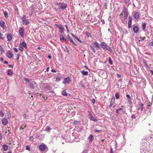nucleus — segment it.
Returning a JSON list of instances; mask_svg holds the SVG:
<instances>
[{
	"label": "nucleus",
	"mask_w": 153,
	"mask_h": 153,
	"mask_svg": "<svg viewBox=\"0 0 153 153\" xmlns=\"http://www.w3.org/2000/svg\"><path fill=\"white\" fill-rule=\"evenodd\" d=\"M128 11L127 9H126L125 7H124L122 13L120 14V16L123 15V14H124V16L122 18L121 17V19L122 22L124 24H126L127 22V18L128 16Z\"/></svg>",
	"instance_id": "f257e3e1"
},
{
	"label": "nucleus",
	"mask_w": 153,
	"mask_h": 153,
	"mask_svg": "<svg viewBox=\"0 0 153 153\" xmlns=\"http://www.w3.org/2000/svg\"><path fill=\"white\" fill-rule=\"evenodd\" d=\"M100 45L103 49L108 50L110 53H112V51L110 47L105 42H101Z\"/></svg>",
	"instance_id": "f03ea898"
},
{
	"label": "nucleus",
	"mask_w": 153,
	"mask_h": 153,
	"mask_svg": "<svg viewBox=\"0 0 153 153\" xmlns=\"http://www.w3.org/2000/svg\"><path fill=\"white\" fill-rule=\"evenodd\" d=\"M39 147L40 150L41 151L47 152L48 150V147L44 143H42V144L40 145Z\"/></svg>",
	"instance_id": "7ed1b4c3"
},
{
	"label": "nucleus",
	"mask_w": 153,
	"mask_h": 153,
	"mask_svg": "<svg viewBox=\"0 0 153 153\" xmlns=\"http://www.w3.org/2000/svg\"><path fill=\"white\" fill-rule=\"evenodd\" d=\"M57 4L59 5V7L62 9H65L67 7V4L64 3H59Z\"/></svg>",
	"instance_id": "20e7f679"
},
{
	"label": "nucleus",
	"mask_w": 153,
	"mask_h": 153,
	"mask_svg": "<svg viewBox=\"0 0 153 153\" xmlns=\"http://www.w3.org/2000/svg\"><path fill=\"white\" fill-rule=\"evenodd\" d=\"M28 85L31 89H34L35 87L36 86V83L35 82H29Z\"/></svg>",
	"instance_id": "39448f33"
},
{
	"label": "nucleus",
	"mask_w": 153,
	"mask_h": 153,
	"mask_svg": "<svg viewBox=\"0 0 153 153\" xmlns=\"http://www.w3.org/2000/svg\"><path fill=\"white\" fill-rule=\"evenodd\" d=\"M145 144L143 145L141 147V148L140 149V152L141 153H146V152L147 149H146V148L145 146Z\"/></svg>",
	"instance_id": "423d86ee"
},
{
	"label": "nucleus",
	"mask_w": 153,
	"mask_h": 153,
	"mask_svg": "<svg viewBox=\"0 0 153 153\" xmlns=\"http://www.w3.org/2000/svg\"><path fill=\"white\" fill-rule=\"evenodd\" d=\"M0 26L3 29L6 28L5 23L3 20L0 21Z\"/></svg>",
	"instance_id": "0eeeda50"
},
{
	"label": "nucleus",
	"mask_w": 153,
	"mask_h": 153,
	"mask_svg": "<svg viewBox=\"0 0 153 153\" xmlns=\"http://www.w3.org/2000/svg\"><path fill=\"white\" fill-rule=\"evenodd\" d=\"M6 55L9 59H11L13 57V54L12 53L9 51H8Z\"/></svg>",
	"instance_id": "6e6552de"
},
{
	"label": "nucleus",
	"mask_w": 153,
	"mask_h": 153,
	"mask_svg": "<svg viewBox=\"0 0 153 153\" xmlns=\"http://www.w3.org/2000/svg\"><path fill=\"white\" fill-rule=\"evenodd\" d=\"M19 33L21 36L23 37L24 35V30L23 28H20L19 29Z\"/></svg>",
	"instance_id": "1a4fd4ad"
},
{
	"label": "nucleus",
	"mask_w": 153,
	"mask_h": 153,
	"mask_svg": "<svg viewBox=\"0 0 153 153\" xmlns=\"http://www.w3.org/2000/svg\"><path fill=\"white\" fill-rule=\"evenodd\" d=\"M132 19V17L131 16H129L128 17V27L129 28H130L131 27Z\"/></svg>",
	"instance_id": "9d476101"
},
{
	"label": "nucleus",
	"mask_w": 153,
	"mask_h": 153,
	"mask_svg": "<svg viewBox=\"0 0 153 153\" xmlns=\"http://www.w3.org/2000/svg\"><path fill=\"white\" fill-rule=\"evenodd\" d=\"M43 87L46 90H51V87L49 85H48V84H44Z\"/></svg>",
	"instance_id": "9b49d317"
},
{
	"label": "nucleus",
	"mask_w": 153,
	"mask_h": 153,
	"mask_svg": "<svg viewBox=\"0 0 153 153\" xmlns=\"http://www.w3.org/2000/svg\"><path fill=\"white\" fill-rule=\"evenodd\" d=\"M139 13L137 12H135L133 15L134 19L136 20H138L139 17Z\"/></svg>",
	"instance_id": "f8f14e48"
},
{
	"label": "nucleus",
	"mask_w": 153,
	"mask_h": 153,
	"mask_svg": "<svg viewBox=\"0 0 153 153\" xmlns=\"http://www.w3.org/2000/svg\"><path fill=\"white\" fill-rule=\"evenodd\" d=\"M67 38L72 43L74 46H76V43L73 41L72 39L70 37L69 35H68L67 36Z\"/></svg>",
	"instance_id": "ddd939ff"
},
{
	"label": "nucleus",
	"mask_w": 153,
	"mask_h": 153,
	"mask_svg": "<svg viewBox=\"0 0 153 153\" xmlns=\"http://www.w3.org/2000/svg\"><path fill=\"white\" fill-rule=\"evenodd\" d=\"M55 25L56 27L58 28L61 30L62 32H63L64 30L63 27L61 26V25L57 24H55Z\"/></svg>",
	"instance_id": "4468645a"
},
{
	"label": "nucleus",
	"mask_w": 153,
	"mask_h": 153,
	"mask_svg": "<svg viewBox=\"0 0 153 153\" xmlns=\"http://www.w3.org/2000/svg\"><path fill=\"white\" fill-rule=\"evenodd\" d=\"M126 96L128 99V102L129 104L130 105L132 104V103L131 100V98L130 97V95L128 94H127L126 95Z\"/></svg>",
	"instance_id": "2eb2a0df"
},
{
	"label": "nucleus",
	"mask_w": 153,
	"mask_h": 153,
	"mask_svg": "<svg viewBox=\"0 0 153 153\" xmlns=\"http://www.w3.org/2000/svg\"><path fill=\"white\" fill-rule=\"evenodd\" d=\"M139 30V28L138 26H135L133 27V30L135 33H137Z\"/></svg>",
	"instance_id": "dca6fc26"
},
{
	"label": "nucleus",
	"mask_w": 153,
	"mask_h": 153,
	"mask_svg": "<svg viewBox=\"0 0 153 153\" xmlns=\"http://www.w3.org/2000/svg\"><path fill=\"white\" fill-rule=\"evenodd\" d=\"M2 123L4 125H6L8 123V121L5 118L2 119L1 120Z\"/></svg>",
	"instance_id": "f3484780"
},
{
	"label": "nucleus",
	"mask_w": 153,
	"mask_h": 153,
	"mask_svg": "<svg viewBox=\"0 0 153 153\" xmlns=\"http://www.w3.org/2000/svg\"><path fill=\"white\" fill-rule=\"evenodd\" d=\"M20 44H21V45H22V47H23L25 49L27 48V45L26 43L25 42H21L20 43Z\"/></svg>",
	"instance_id": "a211bd4d"
},
{
	"label": "nucleus",
	"mask_w": 153,
	"mask_h": 153,
	"mask_svg": "<svg viewBox=\"0 0 153 153\" xmlns=\"http://www.w3.org/2000/svg\"><path fill=\"white\" fill-rule=\"evenodd\" d=\"M7 41H10L12 39V36L10 34H7Z\"/></svg>",
	"instance_id": "6ab92c4d"
},
{
	"label": "nucleus",
	"mask_w": 153,
	"mask_h": 153,
	"mask_svg": "<svg viewBox=\"0 0 153 153\" xmlns=\"http://www.w3.org/2000/svg\"><path fill=\"white\" fill-rule=\"evenodd\" d=\"M49 95L51 97L55 95V94L53 91H49L48 92Z\"/></svg>",
	"instance_id": "aec40b11"
},
{
	"label": "nucleus",
	"mask_w": 153,
	"mask_h": 153,
	"mask_svg": "<svg viewBox=\"0 0 153 153\" xmlns=\"http://www.w3.org/2000/svg\"><path fill=\"white\" fill-rule=\"evenodd\" d=\"M8 146L6 144H3L2 145V148L4 151H6L7 150Z\"/></svg>",
	"instance_id": "412c9836"
},
{
	"label": "nucleus",
	"mask_w": 153,
	"mask_h": 153,
	"mask_svg": "<svg viewBox=\"0 0 153 153\" xmlns=\"http://www.w3.org/2000/svg\"><path fill=\"white\" fill-rule=\"evenodd\" d=\"M22 23L23 25H26L29 23V22L27 20H26L25 21H22Z\"/></svg>",
	"instance_id": "4be33fe9"
},
{
	"label": "nucleus",
	"mask_w": 153,
	"mask_h": 153,
	"mask_svg": "<svg viewBox=\"0 0 153 153\" xmlns=\"http://www.w3.org/2000/svg\"><path fill=\"white\" fill-rule=\"evenodd\" d=\"M7 75H11L13 74V72L10 69H8L7 70Z\"/></svg>",
	"instance_id": "5701e85b"
},
{
	"label": "nucleus",
	"mask_w": 153,
	"mask_h": 153,
	"mask_svg": "<svg viewBox=\"0 0 153 153\" xmlns=\"http://www.w3.org/2000/svg\"><path fill=\"white\" fill-rule=\"evenodd\" d=\"M82 74L84 75L87 76L88 74V73L87 71H85L84 70L81 71Z\"/></svg>",
	"instance_id": "b1692460"
},
{
	"label": "nucleus",
	"mask_w": 153,
	"mask_h": 153,
	"mask_svg": "<svg viewBox=\"0 0 153 153\" xmlns=\"http://www.w3.org/2000/svg\"><path fill=\"white\" fill-rule=\"evenodd\" d=\"M65 82L69 83L70 81V78L68 77H67L65 78Z\"/></svg>",
	"instance_id": "393cba45"
},
{
	"label": "nucleus",
	"mask_w": 153,
	"mask_h": 153,
	"mask_svg": "<svg viewBox=\"0 0 153 153\" xmlns=\"http://www.w3.org/2000/svg\"><path fill=\"white\" fill-rule=\"evenodd\" d=\"M94 45H95V46L99 49H100V44L97 43V42H95L94 43Z\"/></svg>",
	"instance_id": "a878e982"
},
{
	"label": "nucleus",
	"mask_w": 153,
	"mask_h": 153,
	"mask_svg": "<svg viewBox=\"0 0 153 153\" xmlns=\"http://www.w3.org/2000/svg\"><path fill=\"white\" fill-rule=\"evenodd\" d=\"M51 129L49 126H47L46 127L45 130L48 131V132H50V130Z\"/></svg>",
	"instance_id": "bb28decb"
},
{
	"label": "nucleus",
	"mask_w": 153,
	"mask_h": 153,
	"mask_svg": "<svg viewBox=\"0 0 153 153\" xmlns=\"http://www.w3.org/2000/svg\"><path fill=\"white\" fill-rule=\"evenodd\" d=\"M62 94L64 96H66L67 95V94L65 90H64L62 92Z\"/></svg>",
	"instance_id": "cd10ccee"
},
{
	"label": "nucleus",
	"mask_w": 153,
	"mask_h": 153,
	"mask_svg": "<svg viewBox=\"0 0 153 153\" xmlns=\"http://www.w3.org/2000/svg\"><path fill=\"white\" fill-rule=\"evenodd\" d=\"M60 40L61 41H62L63 40H64V39H65V38L62 34L60 35Z\"/></svg>",
	"instance_id": "c85d7f7f"
},
{
	"label": "nucleus",
	"mask_w": 153,
	"mask_h": 153,
	"mask_svg": "<svg viewBox=\"0 0 153 153\" xmlns=\"http://www.w3.org/2000/svg\"><path fill=\"white\" fill-rule=\"evenodd\" d=\"M115 101V97H112L111 101V104H113L114 102Z\"/></svg>",
	"instance_id": "c756f323"
},
{
	"label": "nucleus",
	"mask_w": 153,
	"mask_h": 153,
	"mask_svg": "<svg viewBox=\"0 0 153 153\" xmlns=\"http://www.w3.org/2000/svg\"><path fill=\"white\" fill-rule=\"evenodd\" d=\"M90 119L91 120L94 121L95 122H97V119L95 118L93 116L91 117V118H90Z\"/></svg>",
	"instance_id": "7c9ffc66"
},
{
	"label": "nucleus",
	"mask_w": 153,
	"mask_h": 153,
	"mask_svg": "<svg viewBox=\"0 0 153 153\" xmlns=\"http://www.w3.org/2000/svg\"><path fill=\"white\" fill-rule=\"evenodd\" d=\"M19 49L21 51H23V47L22 46L21 44H19Z\"/></svg>",
	"instance_id": "2f4dec72"
},
{
	"label": "nucleus",
	"mask_w": 153,
	"mask_h": 153,
	"mask_svg": "<svg viewBox=\"0 0 153 153\" xmlns=\"http://www.w3.org/2000/svg\"><path fill=\"white\" fill-rule=\"evenodd\" d=\"M0 51L1 53H4V51L2 47L1 46H0Z\"/></svg>",
	"instance_id": "473e14b6"
},
{
	"label": "nucleus",
	"mask_w": 153,
	"mask_h": 153,
	"mask_svg": "<svg viewBox=\"0 0 153 153\" xmlns=\"http://www.w3.org/2000/svg\"><path fill=\"white\" fill-rule=\"evenodd\" d=\"M108 63L111 65L113 64L112 61L110 57H109L108 58Z\"/></svg>",
	"instance_id": "72a5a7b5"
},
{
	"label": "nucleus",
	"mask_w": 153,
	"mask_h": 153,
	"mask_svg": "<svg viewBox=\"0 0 153 153\" xmlns=\"http://www.w3.org/2000/svg\"><path fill=\"white\" fill-rule=\"evenodd\" d=\"M74 38L79 42L81 43H83V42L80 40L77 36H76L75 37H74Z\"/></svg>",
	"instance_id": "f704fd0d"
},
{
	"label": "nucleus",
	"mask_w": 153,
	"mask_h": 153,
	"mask_svg": "<svg viewBox=\"0 0 153 153\" xmlns=\"http://www.w3.org/2000/svg\"><path fill=\"white\" fill-rule=\"evenodd\" d=\"M4 15L6 18H7L8 17V14L7 12L5 11L3 12Z\"/></svg>",
	"instance_id": "c9c22d12"
},
{
	"label": "nucleus",
	"mask_w": 153,
	"mask_h": 153,
	"mask_svg": "<svg viewBox=\"0 0 153 153\" xmlns=\"http://www.w3.org/2000/svg\"><path fill=\"white\" fill-rule=\"evenodd\" d=\"M143 103H141V104H140V106L141 107L140 108H141V111H142L143 109Z\"/></svg>",
	"instance_id": "e433bc0d"
},
{
	"label": "nucleus",
	"mask_w": 153,
	"mask_h": 153,
	"mask_svg": "<svg viewBox=\"0 0 153 153\" xmlns=\"http://www.w3.org/2000/svg\"><path fill=\"white\" fill-rule=\"evenodd\" d=\"M90 48L93 52L94 53L96 52V50L92 47V46L91 45Z\"/></svg>",
	"instance_id": "4c0bfd02"
},
{
	"label": "nucleus",
	"mask_w": 153,
	"mask_h": 153,
	"mask_svg": "<svg viewBox=\"0 0 153 153\" xmlns=\"http://www.w3.org/2000/svg\"><path fill=\"white\" fill-rule=\"evenodd\" d=\"M143 30H145V28L146 27V24L145 23H144L143 24Z\"/></svg>",
	"instance_id": "58836bf2"
},
{
	"label": "nucleus",
	"mask_w": 153,
	"mask_h": 153,
	"mask_svg": "<svg viewBox=\"0 0 153 153\" xmlns=\"http://www.w3.org/2000/svg\"><path fill=\"white\" fill-rule=\"evenodd\" d=\"M0 38L2 40H4V37H3V35L0 32Z\"/></svg>",
	"instance_id": "ea45409f"
},
{
	"label": "nucleus",
	"mask_w": 153,
	"mask_h": 153,
	"mask_svg": "<svg viewBox=\"0 0 153 153\" xmlns=\"http://www.w3.org/2000/svg\"><path fill=\"white\" fill-rule=\"evenodd\" d=\"M115 97L117 99L119 98V95L117 93L115 94Z\"/></svg>",
	"instance_id": "a19ab883"
},
{
	"label": "nucleus",
	"mask_w": 153,
	"mask_h": 153,
	"mask_svg": "<svg viewBox=\"0 0 153 153\" xmlns=\"http://www.w3.org/2000/svg\"><path fill=\"white\" fill-rule=\"evenodd\" d=\"M93 137V136L91 134H90L89 137L88 139L90 141L92 140V138Z\"/></svg>",
	"instance_id": "79ce46f5"
},
{
	"label": "nucleus",
	"mask_w": 153,
	"mask_h": 153,
	"mask_svg": "<svg viewBox=\"0 0 153 153\" xmlns=\"http://www.w3.org/2000/svg\"><path fill=\"white\" fill-rule=\"evenodd\" d=\"M26 20V17L24 15L22 18V22L23 21H25Z\"/></svg>",
	"instance_id": "37998d69"
},
{
	"label": "nucleus",
	"mask_w": 153,
	"mask_h": 153,
	"mask_svg": "<svg viewBox=\"0 0 153 153\" xmlns=\"http://www.w3.org/2000/svg\"><path fill=\"white\" fill-rule=\"evenodd\" d=\"M86 35L88 37H90L91 36L90 33L88 32H87L86 33Z\"/></svg>",
	"instance_id": "c03bdc74"
},
{
	"label": "nucleus",
	"mask_w": 153,
	"mask_h": 153,
	"mask_svg": "<svg viewBox=\"0 0 153 153\" xmlns=\"http://www.w3.org/2000/svg\"><path fill=\"white\" fill-rule=\"evenodd\" d=\"M145 39V37H141L140 38V41H143L144 39Z\"/></svg>",
	"instance_id": "a18cd8bd"
},
{
	"label": "nucleus",
	"mask_w": 153,
	"mask_h": 153,
	"mask_svg": "<svg viewBox=\"0 0 153 153\" xmlns=\"http://www.w3.org/2000/svg\"><path fill=\"white\" fill-rule=\"evenodd\" d=\"M4 115L3 113L1 112L0 111V116L1 117H3Z\"/></svg>",
	"instance_id": "49530a36"
},
{
	"label": "nucleus",
	"mask_w": 153,
	"mask_h": 153,
	"mask_svg": "<svg viewBox=\"0 0 153 153\" xmlns=\"http://www.w3.org/2000/svg\"><path fill=\"white\" fill-rule=\"evenodd\" d=\"M131 118L132 119H135L136 117L134 114H132L131 116Z\"/></svg>",
	"instance_id": "de8ad7c7"
},
{
	"label": "nucleus",
	"mask_w": 153,
	"mask_h": 153,
	"mask_svg": "<svg viewBox=\"0 0 153 153\" xmlns=\"http://www.w3.org/2000/svg\"><path fill=\"white\" fill-rule=\"evenodd\" d=\"M26 149L28 151L30 150V148L28 146H26Z\"/></svg>",
	"instance_id": "09e8293b"
},
{
	"label": "nucleus",
	"mask_w": 153,
	"mask_h": 153,
	"mask_svg": "<svg viewBox=\"0 0 153 153\" xmlns=\"http://www.w3.org/2000/svg\"><path fill=\"white\" fill-rule=\"evenodd\" d=\"M60 80V78L59 77H57L56 79V81L57 82L59 81Z\"/></svg>",
	"instance_id": "8fccbe9b"
},
{
	"label": "nucleus",
	"mask_w": 153,
	"mask_h": 153,
	"mask_svg": "<svg viewBox=\"0 0 153 153\" xmlns=\"http://www.w3.org/2000/svg\"><path fill=\"white\" fill-rule=\"evenodd\" d=\"M101 130H97V129H95L94 130V131L95 132H100L101 131Z\"/></svg>",
	"instance_id": "3c124183"
},
{
	"label": "nucleus",
	"mask_w": 153,
	"mask_h": 153,
	"mask_svg": "<svg viewBox=\"0 0 153 153\" xmlns=\"http://www.w3.org/2000/svg\"><path fill=\"white\" fill-rule=\"evenodd\" d=\"M13 49L15 52H18V50L16 48H13Z\"/></svg>",
	"instance_id": "603ef678"
},
{
	"label": "nucleus",
	"mask_w": 153,
	"mask_h": 153,
	"mask_svg": "<svg viewBox=\"0 0 153 153\" xmlns=\"http://www.w3.org/2000/svg\"><path fill=\"white\" fill-rule=\"evenodd\" d=\"M119 114V111H118L117 110H116V116H118Z\"/></svg>",
	"instance_id": "864d4df0"
},
{
	"label": "nucleus",
	"mask_w": 153,
	"mask_h": 153,
	"mask_svg": "<svg viewBox=\"0 0 153 153\" xmlns=\"http://www.w3.org/2000/svg\"><path fill=\"white\" fill-rule=\"evenodd\" d=\"M146 68L147 70H148V71L150 70V68L148 65L147 66H146Z\"/></svg>",
	"instance_id": "5fc2aeb1"
},
{
	"label": "nucleus",
	"mask_w": 153,
	"mask_h": 153,
	"mask_svg": "<svg viewBox=\"0 0 153 153\" xmlns=\"http://www.w3.org/2000/svg\"><path fill=\"white\" fill-rule=\"evenodd\" d=\"M89 112V115L90 117V118H91V117L93 116V115L91 113L88 111Z\"/></svg>",
	"instance_id": "6e6d98bb"
},
{
	"label": "nucleus",
	"mask_w": 153,
	"mask_h": 153,
	"mask_svg": "<svg viewBox=\"0 0 153 153\" xmlns=\"http://www.w3.org/2000/svg\"><path fill=\"white\" fill-rule=\"evenodd\" d=\"M89 112V115L90 117V118H91V117L93 116V115L91 113L88 111Z\"/></svg>",
	"instance_id": "4d7b16f0"
},
{
	"label": "nucleus",
	"mask_w": 153,
	"mask_h": 153,
	"mask_svg": "<svg viewBox=\"0 0 153 153\" xmlns=\"http://www.w3.org/2000/svg\"><path fill=\"white\" fill-rule=\"evenodd\" d=\"M89 112V115L90 117V118H91V117L93 116V115L91 113L88 111Z\"/></svg>",
	"instance_id": "13d9d810"
},
{
	"label": "nucleus",
	"mask_w": 153,
	"mask_h": 153,
	"mask_svg": "<svg viewBox=\"0 0 153 153\" xmlns=\"http://www.w3.org/2000/svg\"><path fill=\"white\" fill-rule=\"evenodd\" d=\"M29 139L31 140H32L33 141L34 140V138L33 136L30 137Z\"/></svg>",
	"instance_id": "bf43d9fd"
},
{
	"label": "nucleus",
	"mask_w": 153,
	"mask_h": 153,
	"mask_svg": "<svg viewBox=\"0 0 153 153\" xmlns=\"http://www.w3.org/2000/svg\"><path fill=\"white\" fill-rule=\"evenodd\" d=\"M118 111H121L123 110V109L122 108H120L118 109H117Z\"/></svg>",
	"instance_id": "052dcab7"
},
{
	"label": "nucleus",
	"mask_w": 153,
	"mask_h": 153,
	"mask_svg": "<svg viewBox=\"0 0 153 153\" xmlns=\"http://www.w3.org/2000/svg\"><path fill=\"white\" fill-rule=\"evenodd\" d=\"M149 45H150L153 46V40L150 43Z\"/></svg>",
	"instance_id": "680f3d73"
},
{
	"label": "nucleus",
	"mask_w": 153,
	"mask_h": 153,
	"mask_svg": "<svg viewBox=\"0 0 153 153\" xmlns=\"http://www.w3.org/2000/svg\"><path fill=\"white\" fill-rule=\"evenodd\" d=\"M78 122L77 121H74L73 122V124H76Z\"/></svg>",
	"instance_id": "e2e57ef3"
},
{
	"label": "nucleus",
	"mask_w": 153,
	"mask_h": 153,
	"mask_svg": "<svg viewBox=\"0 0 153 153\" xmlns=\"http://www.w3.org/2000/svg\"><path fill=\"white\" fill-rule=\"evenodd\" d=\"M110 153H113L112 150V148H111L110 149Z\"/></svg>",
	"instance_id": "0e129e2a"
},
{
	"label": "nucleus",
	"mask_w": 153,
	"mask_h": 153,
	"mask_svg": "<svg viewBox=\"0 0 153 153\" xmlns=\"http://www.w3.org/2000/svg\"><path fill=\"white\" fill-rule=\"evenodd\" d=\"M95 100L94 99H93L92 100V102L94 104L95 103Z\"/></svg>",
	"instance_id": "69168bd1"
},
{
	"label": "nucleus",
	"mask_w": 153,
	"mask_h": 153,
	"mask_svg": "<svg viewBox=\"0 0 153 153\" xmlns=\"http://www.w3.org/2000/svg\"><path fill=\"white\" fill-rule=\"evenodd\" d=\"M4 64H8V62L7 61H5L4 62Z\"/></svg>",
	"instance_id": "338daca9"
},
{
	"label": "nucleus",
	"mask_w": 153,
	"mask_h": 153,
	"mask_svg": "<svg viewBox=\"0 0 153 153\" xmlns=\"http://www.w3.org/2000/svg\"><path fill=\"white\" fill-rule=\"evenodd\" d=\"M51 72H55L56 71L54 69H52L51 70Z\"/></svg>",
	"instance_id": "774afa93"
}]
</instances>
